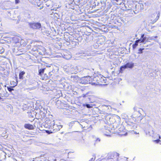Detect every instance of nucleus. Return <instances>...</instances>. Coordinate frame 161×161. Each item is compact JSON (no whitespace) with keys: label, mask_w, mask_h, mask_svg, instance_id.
Returning <instances> with one entry per match:
<instances>
[{"label":"nucleus","mask_w":161,"mask_h":161,"mask_svg":"<svg viewBox=\"0 0 161 161\" xmlns=\"http://www.w3.org/2000/svg\"><path fill=\"white\" fill-rule=\"evenodd\" d=\"M79 142L80 144H83L85 143V140L83 138H82V139L80 140Z\"/></svg>","instance_id":"obj_27"},{"label":"nucleus","mask_w":161,"mask_h":161,"mask_svg":"<svg viewBox=\"0 0 161 161\" xmlns=\"http://www.w3.org/2000/svg\"><path fill=\"white\" fill-rule=\"evenodd\" d=\"M144 49V48H140L138 50V53H142V50Z\"/></svg>","instance_id":"obj_31"},{"label":"nucleus","mask_w":161,"mask_h":161,"mask_svg":"<svg viewBox=\"0 0 161 161\" xmlns=\"http://www.w3.org/2000/svg\"><path fill=\"white\" fill-rule=\"evenodd\" d=\"M152 133H153V131L152 130Z\"/></svg>","instance_id":"obj_52"},{"label":"nucleus","mask_w":161,"mask_h":161,"mask_svg":"<svg viewBox=\"0 0 161 161\" xmlns=\"http://www.w3.org/2000/svg\"><path fill=\"white\" fill-rule=\"evenodd\" d=\"M29 27L33 29H40L41 28V24L39 22H28Z\"/></svg>","instance_id":"obj_4"},{"label":"nucleus","mask_w":161,"mask_h":161,"mask_svg":"<svg viewBox=\"0 0 161 161\" xmlns=\"http://www.w3.org/2000/svg\"><path fill=\"white\" fill-rule=\"evenodd\" d=\"M157 38H158L157 36H153L149 37V39L151 40H154L155 42H158V40L157 39H156Z\"/></svg>","instance_id":"obj_20"},{"label":"nucleus","mask_w":161,"mask_h":161,"mask_svg":"<svg viewBox=\"0 0 161 161\" xmlns=\"http://www.w3.org/2000/svg\"><path fill=\"white\" fill-rule=\"evenodd\" d=\"M104 106H105V107H107V106H106V105H104Z\"/></svg>","instance_id":"obj_51"},{"label":"nucleus","mask_w":161,"mask_h":161,"mask_svg":"<svg viewBox=\"0 0 161 161\" xmlns=\"http://www.w3.org/2000/svg\"><path fill=\"white\" fill-rule=\"evenodd\" d=\"M4 49L2 48L0 51V53H2L4 52Z\"/></svg>","instance_id":"obj_36"},{"label":"nucleus","mask_w":161,"mask_h":161,"mask_svg":"<svg viewBox=\"0 0 161 161\" xmlns=\"http://www.w3.org/2000/svg\"><path fill=\"white\" fill-rule=\"evenodd\" d=\"M100 2H101V3H102V1H100Z\"/></svg>","instance_id":"obj_50"},{"label":"nucleus","mask_w":161,"mask_h":161,"mask_svg":"<svg viewBox=\"0 0 161 161\" xmlns=\"http://www.w3.org/2000/svg\"><path fill=\"white\" fill-rule=\"evenodd\" d=\"M140 40L138 39L135 41V44H133L132 45L133 48L134 49L136 48V47L138 45V43L140 42Z\"/></svg>","instance_id":"obj_17"},{"label":"nucleus","mask_w":161,"mask_h":161,"mask_svg":"<svg viewBox=\"0 0 161 161\" xmlns=\"http://www.w3.org/2000/svg\"><path fill=\"white\" fill-rule=\"evenodd\" d=\"M38 48V47L36 46L35 47H34L32 49V50L34 52H37V49Z\"/></svg>","instance_id":"obj_26"},{"label":"nucleus","mask_w":161,"mask_h":161,"mask_svg":"<svg viewBox=\"0 0 161 161\" xmlns=\"http://www.w3.org/2000/svg\"><path fill=\"white\" fill-rule=\"evenodd\" d=\"M5 96V93H0V100L2 99L1 97H4Z\"/></svg>","instance_id":"obj_30"},{"label":"nucleus","mask_w":161,"mask_h":161,"mask_svg":"<svg viewBox=\"0 0 161 161\" xmlns=\"http://www.w3.org/2000/svg\"><path fill=\"white\" fill-rule=\"evenodd\" d=\"M14 87V86H11L10 87H7V89L10 92H11L12 91L14 90L13 88Z\"/></svg>","instance_id":"obj_22"},{"label":"nucleus","mask_w":161,"mask_h":161,"mask_svg":"<svg viewBox=\"0 0 161 161\" xmlns=\"http://www.w3.org/2000/svg\"><path fill=\"white\" fill-rule=\"evenodd\" d=\"M145 131V132H146V134H148V135H151V134H150V131L149 130L147 131V130H146Z\"/></svg>","instance_id":"obj_34"},{"label":"nucleus","mask_w":161,"mask_h":161,"mask_svg":"<svg viewBox=\"0 0 161 161\" xmlns=\"http://www.w3.org/2000/svg\"><path fill=\"white\" fill-rule=\"evenodd\" d=\"M53 71H51V72H49V73L48 74H49V76H50L53 75Z\"/></svg>","instance_id":"obj_37"},{"label":"nucleus","mask_w":161,"mask_h":161,"mask_svg":"<svg viewBox=\"0 0 161 161\" xmlns=\"http://www.w3.org/2000/svg\"><path fill=\"white\" fill-rule=\"evenodd\" d=\"M56 123L54 120H49L46 122V123L49 126V128L51 130L52 126Z\"/></svg>","instance_id":"obj_11"},{"label":"nucleus","mask_w":161,"mask_h":161,"mask_svg":"<svg viewBox=\"0 0 161 161\" xmlns=\"http://www.w3.org/2000/svg\"><path fill=\"white\" fill-rule=\"evenodd\" d=\"M74 122H72L71 123H69V126H70V125L71 124H72Z\"/></svg>","instance_id":"obj_45"},{"label":"nucleus","mask_w":161,"mask_h":161,"mask_svg":"<svg viewBox=\"0 0 161 161\" xmlns=\"http://www.w3.org/2000/svg\"><path fill=\"white\" fill-rule=\"evenodd\" d=\"M126 126L128 128L135 129L137 127L135 123L131 121L130 119L128 120L126 122Z\"/></svg>","instance_id":"obj_6"},{"label":"nucleus","mask_w":161,"mask_h":161,"mask_svg":"<svg viewBox=\"0 0 161 161\" xmlns=\"http://www.w3.org/2000/svg\"><path fill=\"white\" fill-rule=\"evenodd\" d=\"M92 79V77L90 76H87L82 77L80 79V83L82 84H86L90 82V79Z\"/></svg>","instance_id":"obj_5"},{"label":"nucleus","mask_w":161,"mask_h":161,"mask_svg":"<svg viewBox=\"0 0 161 161\" xmlns=\"http://www.w3.org/2000/svg\"><path fill=\"white\" fill-rule=\"evenodd\" d=\"M25 72L24 71L20 72L19 75V78L20 79H23V76L25 74Z\"/></svg>","instance_id":"obj_18"},{"label":"nucleus","mask_w":161,"mask_h":161,"mask_svg":"<svg viewBox=\"0 0 161 161\" xmlns=\"http://www.w3.org/2000/svg\"><path fill=\"white\" fill-rule=\"evenodd\" d=\"M17 82H16L14 81H13L12 84H11V85H13L14 86H16L17 85Z\"/></svg>","instance_id":"obj_33"},{"label":"nucleus","mask_w":161,"mask_h":161,"mask_svg":"<svg viewBox=\"0 0 161 161\" xmlns=\"http://www.w3.org/2000/svg\"><path fill=\"white\" fill-rule=\"evenodd\" d=\"M74 68H71L69 71L71 73L72 75L70 77L69 76V80L73 82H80V78L77 75H76L75 74V72L74 71Z\"/></svg>","instance_id":"obj_1"},{"label":"nucleus","mask_w":161,"mask_h":161,"mask_svg":"<svg viewBox=\"0 0 161 161\" xmlns=\"http://www.w3.org/2000/svg\"><path fill=\"white\" fill-rule=\"evenodd\" d=\"M64 57L65 58V59H69L70 58H71V56L70 55L69 56H68V57H66L65 55H64Z\"/></svg>","instance_id":"obj_35"},{"label":"nucleus","mask_w":161,"mask_h":161,"mask_svg":"<svg viewBox=\"0 0 161 161\" xmlns=\"http://www.w3.org/2000/svg\"><path fill=\"white\" fill-rule=\"evenodd\" d=\"M149 128L150 129H152V127L151 126H150L149 125Z\"/></svg>","instance_id":"obj_44"},{"label":"nucleus","mask_w":161,"mask_h":161,"mask_svg":"<svg viewBox=\"0 0 161 161\" xmlns=\"http://www.w3.org/2000/svg\"><path fill=\"white\" fill-rule=\"evenodd\" d=\"M119 157V154L117 153H109L108 158L109 159L116 158L118 159Z\"/></svg>","instance_id":"obj_9"},{"label":"nucleus","mask_w":161,"mask_h":161,"mask_svg":"<svg viewBox=\"0 0 161 161\" xmlns=\"http://www.w3.org/2000/svg\"><path fill=\"white\" fill-rule=\"evenodd\" d=\"M94 159L95 158H92L89 161H94Z\"/></svg>","instance_id":"obj_42"},{"label":"nucleus","mask_w":161,"mask_h":161,"mask_svg":"<svg viewBox=\"0 0 161 161\" xmlns=\"http://www.w3.org/2000/svg\"><path fill=\"white\" fill-rule=\"evenodd\" d=\"M154 142H156L157 143H158L160 141V140L159 139H157L154 141Z\"/></svg>","instance_id":"obj_39"},{"label":"nucleus","mask_w":161,"mask_h":161,"mask_svg":"<svg viewBox=\"0 0 161 161\" xmlns=\"http://www.w3.org/2000/svg\"><path fill=\"white\" fill-rule=\"evenodd\" d=\"M86 106L87 108H91V106H90V104H86Z\"/></svg>","instance_id":"obj_38"},{"label":"nucleus","mask_w":161,"mask_h":161,"mask_svg":"<svg viewBox=\"0 0 161 161\" xmlns=\"http://www.w3.org/2000/svg\"><path fill=\"white\" fill-rule=\"evenodd\" d=\"M109 121L111 123L114 124V122L115 121V119L114 117H110L109 119Z\"/></svg>","instance_id":"obj_21"},{"label":"nucleus","mask_w":161,"mask_h":161,"mask_svg":"<svg viewBox=\"0 0 161 161\" xmlns=\"http://www.w3.org/2000/svg\"><path fill=\"white\" fill-rule=\"evenodd\" d=\"M14 161H18L17 159H14Z\"/></svg>","instance_id":"obj_46"},{"label":"nucleus","mask_w":161,"mask_h":161,"mask_svg":"<svg viewBox=\"0 0 161 161\" xmlns=\"http://www.w3.org/2000/svg\"><path fill=\"white\" fill-rule=\"evenodd\" d=\"M13 40L14 42L16 44L19 42L20 39L17 37L15 36L13 38Z\"/></svg>","instance_id":"obj_15"},{"label":"nucleus","mask_w":161,"mask_h":161,"mask_svg":"<svg viewBox=\"0 0 161 161\" xmlns=\"http://www.w3.org/2000/svg\"><path fill=\"white\" fill-rule=\"evenodd\" d=\"M60 7H60L58 6V7H57V8H55L52 9H51V11H54V10L55 11H56L57 12H58V10H57V9L58 8Z\"/></svg>","instance_id":"obj_32"},{"label":"nucleus","mask_w":161,"mask_h":161,"mask_svg":"<svg viewBox=\"0 0 161 161\" xmlns=\"http://www.w3.org/2000/svg\"><path fill=\"white\" fill-rule=\"evenodd\" d=\"M116 1H118V0H115Z\"/></svg>","instance_id":"obj_49"},{"label":"nucleus","mask_w":161,"mask_h":161,"mask_svg":"<svg viewBox=\"0 0 161 161\" xmlns=\"http://www.w3.org/2000/svg\"><path fill=\"white\" fill-rule=\"evenodd\" d=\"M24 127L25 128L29 130H33L34 129L33 126L30 124H25Z\"/></svg>","instance_id":"obj_13"},{"label":"nucleus","mask_w":161,"mask_h":161,"mask_svg":"<svg viewBox=\"0 0 161 161\" xmlns=\"http://www.w3.org/2000/svg\"><path fill=\"white\" fill-rule=\"evenodd\" d=\"M75 4V3L74 0H70L69 3V5L70 6V7H69V8L73 9V8H72V7H73Z\"/></svg>","instance_id":"obj_14"},{"label":"nucleus","mask_w":161,"mask_h":161,"mask_svg":"<svg viewBox=\"0 0 161 161\" xmlns=\"http://www.w3.org/2000/svg\"><path fill=\"white\" fill-rule=\"evenodd\" d=\"M134 66V63L132 62H128L126 64L122 66L120 69V72L122 73L123 70L126 69L130 68L132 69Z\"/></svg>","instance_id":"obj_2"},{"label":"nucleus","mask_w":161,"mask_h":161,"mask_svg":"<svg viewBox=\"0 0 161 161\" xmlns=\"http://www.w3.org/2000/svg\"><path fill=\"white\" fill-rule=\"evenodd\" d=\"M45 48L42 46H38L37 49V52L38 54L41 55H43L45 54L46 53Z\"/></svg>","instance_id":"obj_8"},{"label":"nucleus","mask_w":161,"mask_h":161,"mask_svg":"<svg viewBox=\"0 0 161 161\" xmlns=\"http://www.w3.org/2000/svg\"><path fill=\"white\" fill-rule=\"evenodd\" d=\"M1 89V85H0V90Z\"/></svg>","instance_id":"obj_48"},{"label":"nucleus","mask_w":161,"mask_h":161,"mask_svg":"<svg viewBox=\"0 0 161 161\" xmlns=\"http://www.w3.org/2000/svg\"><path fill=\"white\" fill-rule=\"evenodd\" d=\"M147 38L145 37L142 39H140L139 40H140V42L143 43L146 40Z\"/></svg>","instance_id":"obj_25"},{"label":"nucleus","mask_w":161,"mask_h":161,"mask_svg":"<svg viewBox=\"0 0 161 161\" xmlns=\"http://www.w3.org/2000/svg\"><path fill=\"white\" fill-rule=\"evenodd\" d=\"M95 5L96 6H98L99 4V3L98 2H97L96 3V2H95Z\"/></svg>","instance_id":"obj_41"},{"label":"nucleus","mask_w":161,"mask_h":161,"mask_svg":"<svg viewBox=\"0 0 161 161\" xmlns=\"http://www.w3.org/2000/svg\"><path fill=\"white\" fill-rule=\"evenodd\" d=\"M86 71L89 74H92L94 73V69L90 68L86 69Z\"/></svg>","instance_id":"obj_16"},{"label":"nucleus","mask_w":161,"mask_h":161,"mask_svg":"<svg viewBox=\"0 0 161 161\" xmlns=\"http://www.w3.org/2000/svg\"><path fill=\"white\" fill-rule=\"evenodd\" d=\"M159 139H161V137L160 136H159Z\"/></svg>","instance_id":"obj_47"},{"label":"nucleus","mask_w":161,"mask_h":161,"mask_svg":"<svg viewBox=\"0 0 161 161\" xmlns=\"http://www.w3.org/2000/svg\"><path fill=\"white\" fill-rule=\"evenodd\" d=\"M134 112L133 114L131 115V117L133 118H135L137 117H139L141 115L140 112V108L136 107H135L133 108Z\"/></svg>","instance_id":"obj_7"},{"label":"nucleus","mask_w":161,"mask_h":161,"mask_svg":"<svg viewBox=\"0 0 161 161\" xmlns=\"http://www.w3.org/2000/svg\"><path fill=\"white\" fill-rule=\"evenodd\" d=\"M52 2L51 1H47L46 2L45 5L47 7H49L52 5Z\"/></svg>","instance_id":"obj_19"},{"label":"nucleus","mask_w":161,"mask_h":161,"mask_svg":"<svg viewBox=\"0 0 161 161\" xmlns=\"http://www.w3.org/2000/svg\"><path fill=\"white\" fill-rule=\"evenodd\" d=\"M1 154L3 156V159H5L6 158V153L4 152H3L1 153Z\"/></svg>","instance_id":"obj_29"},{"label":"nucleus","mask_w":161,"mask_h":161,"mask_svg":"<svg viewBox=\"0 0 161 161\" xmlns=\"http://www.w3.org/2000/svg\"><path fill=\"white\" fill-rule=\"evenodd\" d=\"M100 142V139H99V138H97L96 140V142Z\"/></svg>","instance_id":"obj_43"},{"label":"nucleus","mask_w":161,"mask_h":161,"mask_svg":"<svg viewBox=\"0 0 161 161\" xmlns=\"http://www.w3.org/2000/svg\"><path fill=\"white\" fill-rule=\"evenodd\" d=\"M52 13L54 14V16L57 18H58L60 17V15L57 12L54 13L53 12H52Z\"/></svg>","instance_id":"obj_24"},{"label":"nucleus","mask_w":161,"mask_h":161,"mask_svg":"<svg viewBox=\"0 0 161 161\" xmlns=\"http://www.w3.org/2000/svg\"><path fill=\"white\" fill-rule=\"evenodd\" d=\"M156 14H157V16L156 18L152 20H151L149 22V24L150 25H153L154 24V23L156 22L158 20V19L159 18L160 15V12L159 11L157 12H156Z\"/></svg>","instance_id":"obj_10"},{"label":"nucleus","mask_w":161,"mask_h":161,"mask_svg":"<svg viewBox=\"0 0 161 161\" xmlns=\"http://www.w3.org/2000/svg\"><path fill=\"white\" fill-rule=\"evenodd\" d=\"M103 75L99 74L97 75H96L94 76V77L92 78V79H93V80L94 81H97V82L100 81V78H102L103 77Z\"/></svg>","instance_id":"obj_12"},{"label":"nucleus","mask_w":161,"mask_h":161,"mask_svg":"<svg viewBox=\"0 0 161 161\" xmlns=\"http://www.w3.org/2000/svg\"><path fill=\"white\" fill-rule=\"evenodd\" d=\"M145 37H144V34H143L141 36V38L140 39H142L144 38Z\"/></svg>","instance_id":"obj_40"},{"label":"nucleus","mask_w":161,"mask_h":161,"mask_svg":"<svg viewBox=\"0 0 161 161\" xmlns=\"http://www.w3.org/2000/svg\"><path fill=\"white\" fill-rule=\"evenodd\" d=\"M160 26L161 27V24H160Z\"/></svg>","instance_id":"obj_53"},{"label":"nucleus","mask_w":161,"mask_h":161,"mask_svg":"<svg viewBox=\"0 0 161 161\" xmlns=\"http://www.w3.org/2000/svg\"><path fill=\"white\" fill-rule=\"evenodd\" d=\"M45 68H43L39 70V74L40 75H41L43 74Z\"/></svg>","instance_id":"obj_23"},{"label":"nucleus","mask_w":161,"mask_h":161,"mask_svg":"<svg viewBox=\"0 0 161 161\" xmlns=\"http://www.w3.org/2000/svg\"><path fill=\"white\" fill-rule=\"evenodd\" d=\"M56 123L52 126V129L50 130L51 133H55L59 130L62 127V125L58 124L57 121H56Z\"/></svg>","instance_id":"obj_3"},{"label":"nucleus","mask_w":161,"mask_h":161,"mask_svg":"<svg viewBox=\"0 0 161 161\" xmlns=\"http://www.w3.org/2000/svg\"><path fill=\"white\" fill-rule=\"evenodd\" d=\"M125 129L123 126L121 125V127L119 128V131H122L124 130Z\"/></svg>","instance_id":"obj_28"}]
</instances>
